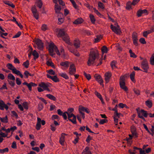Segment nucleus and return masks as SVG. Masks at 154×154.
Returning a JSON list of instances; mask_svg holds the SVG:
<instances>
[{
    "mask_svg": "<svg viewBox=\"0 0 154 154\" xmlns=\"http://www.w3.org/2000/svg\"><path fill=\"white\" fill-rule=\"evenodd\" d=\"M139 41L141 43L143 44H146V43L145 39L143 38H140L139 40Z\"/></svg>",
    "mask_w": 154,
    "mask_h": 154,
    "instance_id": "56",
    "label": "nucleus"
},
{
    "mask_svg": "<svg viewBox=\"0 0 154 154\" xmlns=\"http://www.w3.org/2000/svg\"><path fill=\"white\" fill-rule=\"evenodd\" d=\"M16 82L17 84L18 85H20L21 83V82L20 79L18 78H17L16 79Z\"/></svg>",
    "mask_w": 154,
    "mask_h": 154,
    "instance_id": "62",
    "label": "nucleus"
},
{
    "mask_svg": "<svg viewBox=\"0 0 154 154\" xmlns=\"http://www.w3.org/2000/svg\"><path fill=\"white\" fill-rule=\"evenodd\" d=\"M72 116L69 115L68 116V119L73 124H76V117L74 115H71Z\"/></svg>",
    "mask_w": 154,
    "mask_h": 154,
    "instance_id": "16",
    "label": "nucleus"
},
{
    "mask_svg": "<svg viewBox=\"0 0 154 154\" xmlns=\"http://www.w3.org/2000/svg\"><path fill=\"white\" fill-rule=\"evenodd\" d=\"M141 67L144 71L145 72H147L149 68L147 60L146 59H143L141 63Z\"/></svg>",
    "mask_w": 154,
    "mask_h": 154,
    "instance_id": "6",
    "label": "nucleus"
},
{
    "mask_svg": "<svg viewBox=\"0 0 154 154\" xmlns=\"http://www.w3.org/2000/svg\"><path fill=\"white\" fill-rule=\"evenodd\" d=\"M9 84L12 87H14L15 85V83L14 81H12L9 80H8Z\"/></svg>",
    "mask_w": 154,
    "mask_h": 154,
    "instance_id": "58",
    "label": "nucleus"
},
{
    "mask_svg": "<svg viewBox=\"0 0 154 154\" xmlns=\"http://www.w3.org/2000/svg\"><path fill=\"white\" fill-rule=\"evenodd\" d=\"M21 34V32H18L16 35L13 36V38H17L19 37Z\"/></svg>",
    "mask_w": 154,
    "mask_h": 154,
    "instance_id": "64",
    "label": "nucleus"
},
{
    "mask_svg": "<svg viewBox=\"0 0 154 154\" xmlns=\"http://www.w3.org/2000/svg\"><path fill=\"white\" fill-rule=\"evenodd\" d=\"M3 2L5 4L8 5L9 6L13 8H14L15 7V5L10 1H4Z\"/></svg>",
    "mask_w": 154,
    "mask_h": 154,
    "instance_id": "27",
    "label": "nucleus"
},
{
    "mask_svg": "<svg viewBox=\"0 0 154 154\" xmlns=\"http://www.w3.org/2000/svg\"><path fill=\"white\" fill-rule=\"evenodd\" d=\"M24 75L25 76V77L26 78H28L29 76H32L33 75V74H30L27 71H26L24 72Z\"/></svg>",
    "mask_w": 154,
    "mask_h": 154,
    "instance_id": "42",
    "label": "nucleus"
},
{
    "mask_svg": "<svg viewBox=\"0 0 154 154\" xmlns=\"http://www.w3.org/2000/svg\"><path fill=\"white\" fill-rule=\"evenodd\" d=\"M29 65V61L27 60L26 62H24L23 63V65L26 68L28 67Z\"/></svg>",
    "mask_w": 154,
    "mask_h": 154,
    "instance_id": "44",
    "label": "nucleus"
},
{
    "mask_svg": "<svg viewBox=\"0 0 154 154\" xmlns=\"http://www.w3.org/2000/svg\"><path fill=\"white\" fill-rule=\"evenodd\" d=\"M94 77L101 85H103V80L100 75L96 74L95 75Z\"/></svg>",
    "mask_w": 154,
    "mask_h": 154,
    "instance_id": "17",
    "label": "nucleus"
},
{
    "mask_svg": "<svg viewBox=\"0 0 154 154\" xmlns=\"http://www.w3.org/2000/svg\"><path fill=\"white\" fill-rule=\"evenodd\" d=\"M135 72H133L130 75V77L131 80L134 83H135V81L134 79Z\"/></svg>",
    "mask_w": 154,
    "mask_h": 154,
    "instance_id": "31",
    "label": "nucleus"
},
{
    "mask_svg": "<svg viewBox=\"0 0 154 154\" xmlns=\"http://www.w3.org/2000/svg\"><path fill=\"white\" fill-rule=\"evenodd\" d=\"M23 106L26 109H28V103L26 102H24L23 103Z\"/></svg>",
    "mask_w": 154,
    "mask_h": 154,
    "instance_id": "46",
    "label": "nucleus"
},
{
    "mask_svg": "<svg viewBox=\"0 0 154 154\" xmlns=\"http://www.w3.org/2000/svg\"><path fill=\"white\" fill-rule=\"evenodd\" d=\"M6 66L8 69L11 70L12 71L15 68L12 64L10 63H8L6 65Z\"/></svg>",
    "mask_w": 154,
    "mask_h": 154,
    "instance_id": "38",
    "label": "nucleus"
},
{
    "mask_svg": "<svg viewBox=\"0 0 154 154\" xmlns=\"http://www.w3.org/2000/svg\"><path fill=\"white\" fill-rule=\"evenodd\" d=\"M117 64V62L115 60H113L111 62L110 65L112 69H115L117 68L116 66Z\"/></svg>",
    "mask_w": 154,
    "mask_h": 154,
    "instance_id": "28",
    "label": "nucleus"
},
{
    "mask_svg": "<svg viewBox=\"0 0 154 154\" xmlns=\"http://www.w3.org/2000/svg\"><path fill=\"white\" fill-rule=\"evenodd\" d=\"M102 36L101 35L97 36V38L95 39L94 42L97 43L99 42L102 38Z\"/></svg>",
    "mask_w": 154,
    "mask_h": 154,
    "instance_id": "40",
    "label": "nucleus"
},
{
    "mask_svg": "<svg viewBox=\"0 0 154 154\" xmlns=\"http://www.w3.org/2000/svg\"><path fill=\"white\" fill-rule=\"evenodd\" d=\"M94 12L99 17H101L102 14L95 8H94Z\"/></svg>",
    "mask_w": 154,
    "mask_h": 154,
    "instance_id": "50",
    "label": "nucleus"
},
{
    "mask_svg": "<svg viewBox=\"0 0 154 154\" xmlns=\"http://www.w3.org/2000/svg\"><path fill=\"white\" fill-rule=\"evenodd\" d=\"M80 45V41L79 39H76L74 40L73 45L76 48H77L79 47Z\"/></svg>",
    "mask_w": 154,
    "mask_h": 154,
    "instance_id": "24",
    "label": "nucleus"
},
{
    "mask_svg": "<svg viewBox=\"0 0 154 154\" xmlns=\"http://www.w3.org/2000/svg\"><path fill=\"white\" fill-rule=\"evenodd\" d=\"M36 4L37 6L40 8H42V3L41 0H36Z\"/></svg>",
    "mask_w": 154,
    "mask_h": 154,
    "instance_id": "30",
    "label": "nucleus"
},
{
    "mask_svg": "<svg viewBox=\"0 0 154 154\" xmlns=\"http://www.w3.org/2000/svg\"><path fill=\"white\" fill-rule=\"evenodd\" d=\"M8 149L6 147L3 149H0V153H3L5 152H8Z\"/></svg>",
    "mask_w": 154,
    "mask_h": 154,
    "instance_id": "45",
    "label": "nucleus"
},
{
    "mask_svg": "<svg viewBox=\"0 0 154 154\" xmlns=\"http://www.w3.org/2000/svg\"><path fill=\"white\" fill-rule=\"evenodd\" d=\"M47 64L48 65L51 66L53 68H55V67L54 63L52 62L47 61Z\"/></svg>",
    "mask_w": 154,
    "mask_h": 154,
    "instance_id": "47",
    "label": "nucleus"
},
{
    "mask_svg": "<svg viewBox=\"0 0 154 154\" xmlns=\"http://www.w3.org/2000/svg\"><path fill=\"white\" fill-rule=\"evenodd\" d=\"M7 77L8 79L12 80L13 81H14L15 79V77L11 73L9 74L8 75Z\"/></svg>",
    "mask_w": 154,
    "mask_h": 154,
    "instance_id": "33",
    "label": "nucleus"
},
{
    "mask_svg": "<svg viewBox=\"0 0 154 154\" xmlns=\"http://www.w3.org/2000/svg\"><path fill=\"white\" fill-rule=\"evenodd\" d=\"M125 77L124 76H121L120 78L119 83H120L121 82H125Z\"/></svg>",
    "mask_w": 154,
    "mask_h": 154,
    "instance_id": "61",
    "label": "nucleus"
},
{
    "mask_svg": "<svg viewBox=\"0 0 154 154\" xmlns=\"http://www.w3.org/2000/svg\"><path fill=\"white\" fill-rule=\"evenodd\" d=\"M32 14L36 20H38L39 18V14L38 12L36 13H33Z\"/></svg>",
    "mask_w": 154,
    "mask_h": 154,
    "instance_id": "52",
    "label": "nucleus"
},
{
    "mask_svg": "<svg viewBox=\"0 0 154 154\" xmlns=\"http://www.w3.org/2000/svg\"><path fill=\"white\" fill-rule=\"evenodd\" d=\"M112 76L111 73L110 72H107L105 74V80L106 83H108Z\"/></svg>",
    "mask_w": 154,
    "mask_h": 154,
    "instance_id": "19",
    "label": "nucleus"
},
{
    "mask_svg": "<svg viewBox=\"0 0 154 154\" xmlns=\"http://www.w3.org/2000/svg\"><path fill=\"white\" fill-rule=\"evenodd\" d=\"M32 54L34 56V59H35L38 57V54L35 50L33 51Z\"/></svg>",
    "mask_w": 154,
    "mask_h": 154,
    "instance_id": "43",
    "label": "nucleus"
},
{
    "mask_svg": "<svg viewBox=\"0 0 154 154\" xmlns=\"http://www.w3.org/2000/svg\"><path fill=\"white\" fill-rule=\"evenodd\" d=\"M57 36L58 37H62L63 40L66 43L69 45H71L70 42V38L66 33L65 32L64 30L63 29H60L58 32Z\"/></svg>",
    "mask_w": 154,
    "mask_h": 154,
    "instance_id": "2",
    "label": "nucleus"
},
{
    "mask_svg": "<svg viewBox=\"0 0 154 154\" xmlns=\"http://www.w3.org/2000/svg\"><path fill=\"white\" fill-rule=\"evenodd\" d=\"M46 96L49 99L53 101H55L56 100V98L52 95L51 94H47L46 95Z\"/></svg>",
    "mask_w": 154,
    "mask_h": 154,
    "instance_id": "32",
    "label": "nucleus"
},
{
    "mask_svg": "<svg viewBox=\"0 0 154 154\" xmlns=\"http://www.w3.org/2000/svg\"><path fill=\"white\" fill-rule=\"evenodd\" d=\"M111 29L112 31L117 34H120L121 32L120 28L119 26L117 25L116 27L111 24L110 26Z\"/></svg>",
    "mask_w": 154,
    "mask_h": 154,
    "instance_id": "9",
    "label": "nucleus"
},
{
    "mask_svg": "<svg viewBox=\"0 0 154 154\" xmlns=\"http://www.w3.org/2000/svg\"><path fill=\"white\" fill-rule=\"evenodd\" d=\"M148 11L145 9L140 10L138 11L137 12V16L138 17H140L141 16L142 14L146 15L148 14Z\"/></svg>",
    "mask_w": 154,
    "mask_h": 154,
    "instance_id": "13",
    "label": "nucleus"
},
{
    "mask_svg": "<svg viewBox=\"0 0 154 154\" xmlns=\"http://www.w3.org/2000/svg\"><path fill=\"white\" fill-rule=\"evenodd\" d=\"M98 53L97 51H91L87 62L88 65L91 66L94 65L96 59L98 58Z\"/></svg>",
    "mask_w": 154,
    "mask_h": 154,
    "instance_id": "1",
    "label": "nucleus"
},
{
    "mask_svg": "<svg viewBox=\"0 0 154 154\" xmlns=\"http://www.w3.org/2000/svg\"><path fill=\"white\" fill-rule=\"evenodd\" d=\"M76 72V68L74 64H71L70 65L69 69V74L70 75H73L75 74Z\"/></svg>",
    "mask_w": 154,
    "mask_h": 154,
    "instance_id": "10",
    "label": "nucleus"
},
{
    "mask_svg": "<svg viewBox=\"0 0 154 154\" xmlns=\"http://www.w3.org/2000/svg\"><path fill=\"white\" fill-rule=\"evenodd\" d=\"M73 110L74 109L72 108H70L68 109L67 112H66L68 116H69V115L70 116H72L71 115H73L72 113V112L73 111Z\"/></svg>",
    "mask_w": 154,
    "mask_h": 154,
    "instance_id": "35",
    "label": "nucleus"
},
{
    "mask_svg": "<svg viewBox=\"0 0 154 154\" xmlns=\"http://www.w3.org/2000/svg\"><path fill=\"white\" fill-rule=\"evenodd\" d=\"M35 42L37 45V48L40 50H42L43 48V44L42 41L39 39H36Z\"/></svg>",
    "mask_w": 154,
    "mask_h": 154,
    "instance_id": "8",
    "label": "nucleus"
},
{
    "mask_svg": "<svg viewBox=\"0 0 154 154\" xmlns=\"http://www.w3.org/2000/svg\"><path fill=\"white\" fill-rule=\"evenodd\" d=\"M85 107L82 106H80L79 108V112H82L85 111Z\"/></svg>",
    "mask_w": 154,
    "mask_h": 154,
    "instance_id": "53",
    "label": "nucleus"
},
{
    "mask_svg": "<svg viewBox=\"0 0 154 154\" xmlns=\"http://www.w3.org/2000/svg\"><path fill=\"white\" fill-rule=\"evenodd\" d=\"M11 147L14 149H16L17 148L16 143L15 141H13L12 143Z\"/></svg>",
    "mask_w": 154,
    "mask_h": 154,
    "instance_id": "57",
    "label": "nucleus"
},
{
    "mask_svg": "<svg viewBox=\"0 0 154 154\" xmlns=\"http://www.w3.org/2000/svg\"><path fill=\"white\" fill-rule=\"evenodd\" d=\"M0 119L2 122L5 123H6L8 122V118L7 116H6L5 117L3 118L0 117Z\"/></svg>",
    "mask_w": 154,
    "mask_h": 154,
    "instance_id": "39",
    "label": "nucleus"
},
{
    "mask_svg": "<svg viewBox=\"0 0 154 154\" xmlns=\"http://www.w3.org/2000/svg\"><path fill=\"white\" fill-rule=\"evenodd\" d=\"M60 76L66 79H69V77L67 74L65 73L61 72L59 73Z\"/></svg>",
    "mask_w": 154,
    "mask_h": 154,
    "instance_id": "29",
    "label": "nucleus"
},
{
    "mask_svg": "<svg viewBox=\"0 0 154 154\" xmlns=\"http://www.w3.org/2000/svg\"><path fill=\"white\" fill-rule=\"evenodd\" d=\"M89 17L91 22L92 23L94 24L96 21L94 16L92 14H91L89 15Z\"/></svg>",
    "mask_w": 154,
    "mask_h": 154,
    "instance_id": "36",
    "label": "nucleus"
},
{
    "mask_svg": "<svg viewBox=\"0 0 154 154\" xmlns=\"http://www.w3.org/2000/svg\"><path fill=\"white\" fill-rule=\"evenodd\" d=\"M23 85H25L28 87L29 91H32V86H37V85L32 82H30L29 83H28L26 82H25L23 83Z\"/></svg>",
    "mask_w": 154,
    "mask_h": 154,
    "instance_id": "15",
    "label": "nucleus"
},
{
    "mask_svg": "<svg viewBox=\"0 0 154 154\" xmlns=\"http://www.w3.org/2000/svg\"><path fill=\"white\" fill-rule=\"evenodd\" d=\"M101 51L103 54L106 53L108 51V49L105 46H103L101 48Z\"/></svg>",
    "mask_w": 154,
    "mask_h": 154,
    "instance_id": "37",
    "label": "nucleus"
},
{
    "mask_svg": "<svg viewBox=\"0 0 154 154\" xmlns=\"http://www.w3.org/2000/svg\"><path fill=\"white\" fill-rule=\"evenodd\" d=\"M47 76L48 78H50L52 79L54 82H59V80L56 76H52L49 74H47Z\"/></svg>",
    "mask_w": 154,
    "mask_h": 154,
    "instance_id": "21",
    "label": "nucleus"
},
{
    "mask_svg": "<svg viewBox=\"0 0 154 154\" xmlns=\"http://www.w3.org/2000/svg\"><path fill=\"white\" fill-rule=\"evenodd\" d=\"M47 72L50 75H54L55 74V72L52 69L48 70Z\"/></svg>",
    "mask_w": 154,
    "mask_h": 154,
    "instance_id": "63",
    "label": "nucleus"
},
{
    "mask_svg": "<svg viewBox=\"0 0 154 154\" xmlns=\"http://www.w3.org/2000/svg\"><path fill=\"white\" fill-rule=\"evenodd\" d=\"M37 121L36 124V128L37 130H40L41 127V123L43 125L45 124V121L44 120H42L41 119L38 117L37 118Z\"/></svg>",
    "mask_w": 154,
    "mask_h": 154,
    "instance_id": "7",
    "label": "nucleus"
},
{
    "mask_svg": "<svg viewBox=\"0 0 154 154\" xmlns=\"http://www.w3.org/2000/svg\"><path fill=\"white\" fill-rule=\"evenodd\" d=\"M84 74L88 80H89L90 79H91V76L89 74H87L85 72H84Z\"/></svg>",
    "mask_w": 154,
    "mask_h": 154,
    "instance_id": "49",
    "label": "nucleus"
},
{
    "mask_svg": "<svg viewBox=\"0 0 154 154\" xmlns=\"http://www.w3.org/2000/svg\"><path fill=\"white\" fill-rule=\"evenodd\" d=\"M137 113L139 117L143 120H145L144 117L146 118L148 116V113L146 111L143 109H141L140 111L137 110Z\"/></svg>",
    "mask_w": 154,
    "mask_h": 154,
    "instance_id": "5",
    "label": "nucleus"
},
{
    "mask_svg": "<svg viewBox=\"0 0 154 154\" xmlns=\"http://www.w3.org/2000/svg\"><path fill=\"white\" fill-rule=\"evenodd\" d=\"M107 122V120L106 119H101L99 122V123L100 124H103Z\"/></svg>",
    "mask_w": 154,
    "mask_h": 154,
    "instance_id": "55",
    "label": "nucleus"
},
{
    "mask_svg": "<svg viewBox=\"0 0 154 154\" xmlns=\"http://www.w3.org/2000/svg\"><path fill=\"white\" fill-rule=\"evenodd\" d=\"M131 132L133 136L135 137H137V134L136 131V128L134 126H132L131 127Z\"/></svg>",
    "mask_w": 154,
    "mask_h": 154,
    "instance_id": "23",
    "label": "nucleus"
},
{
    "mask_svg": "<svg viewBox=\"0 0 154 154\" xmlns=\"http://www.w3.org/2000/svg\"><path fill=\"white\" fill-rule=\"evenodd\" d=\"M60 53L61 55L64 57L65 56L64 50V49L62 47H61L60 49Z\"/></svg>",
    "mask_w": 154,
    "mask_h": 154,
    "instance_id": "51",
    "label": "nucleus"
},
{
    "mask_svg": "<svg viewBox=\"0 0 154 154\" xmlns=\"http://www.w3.org/2000/svg\"><path fill=\"white\" fill-rule=\"evenodd\" d=\"M120 87L127 93H128V88L127 86H125V82H121L119 83Z\"/></svg>",
    "mask_w": 154,
    "mask_h": 154,
    "instance_id": "20",
    "label": "nucleus"
},
{
    "mask_svg": "<svg viewBox=\"0 0 154 154\" xmlns=\"http://www.w3.org/2000/svg\"><path fill=\"white\" fill-rule=\"evenodd\" d=\"M4 109L8 110V107L2 100H0V109L3 110Z\"/></svg>",
    "mask_w": 154,
    "mask_h": 154,
    "instance_id": "11",
    "label": "nucleus"
},
{
    "mask_svg": "<svg viewBox=\"0 0 154 154\" xmlns=\"http://www.w3.org/2000/svg\"><path fill=\"white\" fill-rule=\"evenodd\" d=\"M60 65L62 66V69L66 70L68 68L69 66V62L67 61L62 62L60 63Z\"/></svg>",
    "mask_w": 154,
    "mask_h": 154,
    "instance_id": "12",
    "label": "nucleus"
},
{
    "mask_svg": "<svg viewBox=\"0 0 154 154\" xmlns=\"http://www.w3.org/2000/svg\"><path fill=\"white\" fill-rule=\"evenodd\" d=\"M134 93L136 94L137 96H138L140 95V91L137 89L134 88L133 90Z\"/></svg>",
    "mask_w": 154,
    "mask_h": 154,
    "instance_id": "48",
    "label": "nucleus"
},
{
    "mask_svg": "<svg viewBox=\"0 0 154 154\" xmlns=\"http://www.w3.org/2000/svg\"><path fill=\"white\" fill-rule=\"evenodd\" d=\"M58 24L59 25L61 24L64 21V18L63 14H60L58 15Z\"/></svg>",
    "mask_w": 154,
    "mask_h": 154,
    "instance_id": "18",
    "label": "nucleus"
},
{
    "mask_svg": "<svg viewBox=\"0 0 154 154\" xmlns=\"http://www.w3.org/2000/svg\"><path fill=\"white\" fill-rule=\"evenodd\" d=\"M49 51H50L51 52L54 51L58 55H60V54L57 48L53 42H51L49 44Z\"/></svg>",
    "mask_w": 154,
    "mask_h": 154,
    "instance_id": "4",
    "label": "nucleus"
},
{
    "mask_svg": "<svg viewBox=\"0 0 154 154\" xmlns=\"http://www.w3.org/2000/svg\"><path fill=\"white\" fill-rule=\"evenodd\" d=\"M54 9L56 13L58 14V15H59L60 14H62L60 12V11L61 10V8L57 3L55 5Z\"/></svg>",
    "mask_w": 154,
    "mask_h": 154,
    "instance_id": "22",
    "label": "nucleus"
},
{
    "mask_svg": "<svg viewBox=\"0 0 154 154\" xmlns=\"http://www.w3.org/2000/svg\"><path fill=\"white\" fill-rule=\"evenodd\" d=\"M66 134L64 133H62L60 137L59 142L62 145H64L65 136Z\"/></svg>",
    "mask_w": 154,
    "mask_h": 154,
    "instance_id": "14",
    "label": "nucleus"
},
{
    "mask_svg": "<svg viewBox=\"0 0 154 154\" xmlns=\"http://www.w3.org/2000/svg\"><path fill=\"white\" fill-rule=\"evenodd\" d=\"M31 11L32 13L38 12L35 6H33L31 8Z\"/></svg>",
    "mask_w": 154,
    "mask_h": 154,
    "instance_id": "54",
    "label": "nucleus"
},
{
    "mask_svg": "<svg viewBox=\"0 0 154 154\" xmlns=\"http://www.w3.org/2000/svg\"><path fill=\"white\" fill-rule=\"evenodd\" d=\"M98 7L100 8L104 9L105 8V6L104 4L100 2H99L98 3Z\"/></svg>",
    "mask_w": 154,
    "mask_h": 154,
    "instance_id": "41",
    "label": "nucleus"
},
{
    "mask_svg": "<svg viewBox=\"0 0 154 154\" xmlns=\"http://www.w3.org/2000/svg\"><path fill=\"white\" fill-rule=\"evenodd\" d=\"M38 86L39 87L37 88V89L39 92H43L45 90L50 91L49 87H51V84L48 82H41L38 84Z\"/></svg>",
    "mask_w": 154,
    "mask_h": 154,
    "instance_id": "3",
    "label": "nucleus"
},
{
    "mask_svg": "<svg viewBox=\"0 0 154 154\" xmlns=\"http://www.w3.org/2000/svg\"><path fill=\"white\" fill-rule=\"evenodd\" d=\"M43 108V106L42 104H39L38 105V109L39 111L42 110Z\"/></svg>",
    "mask_w": 154,
    "mask_h": 154,
    "instance_id": "59",
    "label": "nucleus"
},
{
    "mask_svg": "<svg viewBox=\"0 0 154 154\" xmlns=\"http://www.w3.org/2000/svg\"><path fill=\"white\" fill-rule=\"evenodd\" d=\"M95 94L100 99H101V98H102L101 94L98 92L96 91Z\"/></svg>",
    "mask_w": 154,
    "mask_h": 154,
    "instance_id": "60",
    "label": "nucleus"
},
{
    "mask_svg": "<svg viewBox=\"0 0 154 154\" xmlns=\"http://www.w3.org/2000/svg\"><path fill=\"white\" fill-rule=\"evenodd\" d=\"M12 73L18 75H19L21 78H23V75L19 70H17L15 68L12 71Z\"/></svg>",
    "mask_w": 154,
    "mask_h": 154,
    "instance_id": "25",
    "label": "nucleus"
},
{
    "mask_svg": "<svg viewBox=\"0 0 154 154\" xmlns=\"http://www.w3.org/2000/svg\"><path fill=\"white\" fill-rule=\"evenodd\" d=\"M83 22V19L81 18H79L75 20L73 22L74 24H79Z\"/></svg>",
    "mask_w": 154,
    "mask_h": 154,
    "instance_id": "26",
    "label": "nucleus"
},
{
    "mask_svg": "<svg viewBox=\"0 0 154 154\" xmlns=\"http://www.w3.org/2000/svg\"><path fill=\"white\" fill-rule=\"evenodd\" d=\"M146 105L149 108H151L152 106V101L150 100H147L145 102Z\"/></svg>",
    "mask_w": 154,
    "mask_h": 154,
    "instance_id": "34",
    "label": "nucleus"
}]
</instances>
